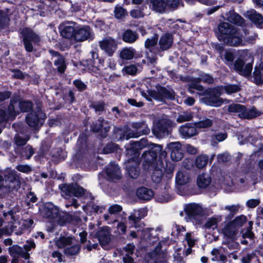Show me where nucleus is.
<instances>
[{
    "label": "nucleus",
    "instance_id": "f257e3e1",
    "mask_svg": "<svg viewBox=\"0 0 263 263\" xmlns=\"http://www.w3.org/2000/svg\"><path fill=\"white\" fill-rule=\"evenodd\" d=\"M167 155L162 145L149 143L147 138L133 141V179L137 178L140 174L142 159L145 168L156 167L157 165L163 167V161L167 162L165 160Z\"/></svg>",
    "mask_w": 263,
    "mask_h": 263
},
{
    "label": "nucleus",
    "instance_id": "f03ea898",
    "mask_svg": "<svg viewBox=\"0 0 263 263\" xmlns=\"http://www.w3.org/2000/svg\"><path fill=\"white\" fill-rule=\"evenodd\" d=\"M4 220L0 219V227H3L4 223L5 225L0 228V237L3 235H9L12 232L16 235H21L25 229L31 227L33 223L31 219L19 221L17 216L12 211L4 213Z\"/></svg>",
    "mask_w": 263,
    "mask_h": 263
},
{
    "label": "nucleus",
    "instance_id": "7ed1b4c3",
    "mask_svg": "<svg viewBox=\"0 0 263 263\" xmlns=\"http://www.w3.org/2000/svg\"><path fill=\"white\" fill-rule=\"evenodd\" d=\"M215 34L220 42L225 45L237 47L242 45V35L238 28L227 22L219 24Z\"/></svg>",
    "mask_w": 263,
    "mask_h": 263
},
{
    "label": "nucleus",
    "instance_id": "20e7f679",
    "mask_svg": "<svg viewBox=\"0 0 263 263\" xmlns=\"http://www.w3.org/2000/svg\"><path fill=\"white\" fill-rule=\"evenodd\" d=\"M156 90H148V95L145 92H142V96L148 101H152V98L155 100L165 103L166 100L173 101L175 99L176 92L172 88L167 89L165 86L157 84Z\"/></svg>",
    "mask_w": 263,
    "mask_h": 263
},
{
    "label": "nucleus",
    "instance_id": "39448f33",
    "mask_svg": "<svg viewBox=\"0 0 263 263\" xmlns=\"http://www.w3.org/2000/svg\"><path fill=\"white\" fill-rule=\"evenodd\" d=\"M227 110L229 112L238 113L240 118L252 119L260 115L255 108L247 110V107L240 104H232L228 106Z\"/></svg>",
    "mask_w": 263,
    "mask_h": 263
},
{
    "label": "nucleus",
    "instance_id": "423d86ee",
    "mask_svg": "<svg viewBox=\"0 0 263 263\" xmlns=\"http://www.w3.org/2000/svg\"><path fill=\"white\" fill-rule=\"evenodd\" d=\"M204 92L206 96L202 98V101L206 105L219 107L223 104V100L220 98V91L218 88H208Z\"/></svg>",
    "mask_w": 263,
    "mask_h": 263
},
{
    "label": "nucleus",
    "instance_id": "0eeeda50",
    "mask_svg": "<svg viewBox=\"0 0 263 263\" xmlns=\"http://www.w3.org/2000/svg\"><path fill=\"white\" fill-rule=\"evenodd\" d=\"M184 212L187 221L199 223L200 217L203 214V209L200 205L195 203L187 204L184 208Z\"/></svg>",
    "mask_w": 263,
    "mask_h": 263
},
{
    "label": "nucleus",
    "instance_id": "6e6552de",
    "mask_svg": "<svg viewBox=\"0 0 263 263\" xmlns=\"http://www.w3.org/2000/svg\"><path fill=\"white\" fill-rule=\"evenodd\" d=\"M134 213H133V227H134L137 232L140 233L141 237H143L146 234L147 231L144 230V223L141 221L147 214L146 209H140L136 211L134 210Z\"/></svg>",
    "mask_w": 263,
    "mask_h": 263
},
{
    "label": "nucleus",
    "instance_id": "1a4fd4ad",
    "mask_svg": "<svg viewBox=\"0 0 263 263\" xmlns=\"http://www.w3.org/2000/svg\"><path fill=\"white\" fill-rule=\"evenodd\" d=\"M245 63L246 60L244 57H239L234 62L233 69L240 75L248 77L252 73L253 61L246 64H245Z\"/></svg>",
    "mask_w": 263,
    "mask_h": 263
},
{
    "label": "nucleus",
    "instance_id": "9d476101",
    "mask_svg": "<svg viewBox=\"0 0 263 263\" xmlns=\"http://www.w3.org/2000/svg\"><path fill=\"white\" fill-rule=\"evenodd\" d=\"M23 35L24 44L26 51L32 52L33 49L32 43H37L40 41V37L29 28H24L22 31Z\"/></svg>",
    "mask_w": 263,
    "mask_h": 263
},
{
    "label": "nucleus",
    "instance_id": "9b49d317",
    "mask_svg": "<svg viewBox=\"0 0 263 263\" xmlns=\"http://www.w3.org/2000/svg\"><path fill=\"white\" fill-rule=\"evenodd\" d=\"M170 124L168 120H159L154 125L152 133L156 137L163 138L170 135Z\"/></svg>",
    "mask_w": 263,
    "mask_h": 263
},
{
    "label": "nucleus",
    "instance_id": "f8f14e48",
    "mask_svg": "<svg viewBox=\"0 0 263 263\" xmlns=\"http://www.w3.org/2000/svg\"><path fill=\"white\" fill-rule=\"evenodd\" d=\"M4 175L5 180L3 179L2 175L0 173V186H8L9 189L15 188V184L18 185V182L16 180V173L14 170L10 168H7Z\"/></svg>",
    "mask_w": 263,
    "mask_h": 263
},
{
    "label": "nucleus",
    "instance_id": "ddd939ff",
    "mask_svg": "<svg viewBox=\"0 0 263 263\" xmlns=\"http://www.w3.org/2000/svg\"><path fill=\"white\" fill-rule=\"evenodd\" d=\"M74 42H82L86 40H92L94 33L88 26H77Z\"/></svg>",
    "mask_w": 263,
    "mask_h": 263
},
{
    "label": "nucleus",
    "instance_id": "4468645a",
    "mask_svg": "<svg viewBox=\"0 0 263 263\" xmlns=\"http://www.w3.org/2000/svg\"><path fill=\"white\" fill-rule=\"evenodd\" d=\"M91 235H94L98 238L100 245L104 249H107V246L111 240L110 230L108 227L101 228L96 233L90 232Z\"/></svg>",
    "mask_w": 263,
    "mask_h": 263
},
{
    "label": "nucleus",
    "instance_id": "2eb2a0df",
    "mask_svg": "<svg viewBox=\"0 0 263 263\" xmlns=\"http://www.w3.org/2000/svg\"><path fill=\"white\" fill-rule=\"evenodd\" d=\"M77 25L74 22H66L60 26L61 35L64 38L74 42Z\"/></svg>",
    "mask_w": 263,
    "mask_h": 263
},
{
    "label": "nucleus",
    "instance_id": "dca6fc26",
    "mask_svg": "<svg viewBox=\"0 0 263 263\" xmlns=\"http://www.w3.org/2000/svg\"><path fill=\"white\" fill-rule=\"evenodd\" d=\"M167 148L171 153V158L174 161H179L184 157V150L179 142H171L167 145Z\"/></svg>",
    "mask_w": 263,
    "mask_h": 263
},
{
    "label": "nucleus",
    "instance_id": "f3484780",
    "mask_svg": "<svg viewBox=\"0 0 263 263\" xmlns=\"http://www.w3.org/2000/svg\"><path fill=\"white\" fill-rule=\"evenodd\" d=\"M45 115L41 110L32 111L26 117L27 124L32 127L37 128L42 124V121L45 119Z\"/></svg>",
    "mask_w": 263,
    "mask_h": 263
},
{
    "label": "nucleus",
    "instance_id": "a211bd4d",
    "mask_svg": "<svg viewBox=\"0 0 263 263\" xmlns=\"http://www.w3.org/2000/svg\"><path fill=\"white\" fill-rule=\"evenodd\" d=\"M99 45L101 49L109 56L112 55L117 47L116 42L110 37L103 39L99 42Z\"/></svg>",
    "mask_w": 263,
    "mask_h": 263
},
{
    "label": "nucleus",
    "instance_id": "6ab92c4d",
    "mask_svg": "<svg viewBox=\"0 0 263 263\" xmlns=\"http://www.w3.org/2000/svg\"><path fill=\"white\" fill-rule=\"evenodd\" d=\"M133 138H138L140 136L143 135H148L150 130L147 126H145V123L143 122H133Z\"/></svg>",
    "mask_w": 263,
    "mask_h": 263
},
{
    "label": "nucleus",
    "instance_id": "aec40b11",
    "mask_svg": "<svg viewBox=\"0 0 263 263\" xmlns=\"http://www.w3.org/2000/svg\"><path fill=\"white\" fill-rule=\"evenodd\" d=\"M136 195L139 200L145 202L150 200L153 197L154 192L152 189L142 186L137 189Z\"/></svg>",
    "mask_w": 263,
    "mask_h": 263
},
{
    "label": "nucleus",
    "instance_id": "412c9836",
    "mask_svg": "<svg viewBox=\"0 0 263 263\" xmlns=\"http://www.w3.org/2000/svg\"><path fill=\"white\" fill-rule=\"evenodd\" d=\"M106 174L107 178L114 180L119 179L121 177V172L118 165L115 162H111L106 170Z\"/></svg>",
    "mask_w": 263,
    "mask_h": 263
},
{
    "label": "nucleus",
    "instance_id": "4be33fe9",
    "mask_svg": "<svg viewBox=\"0 0 263 263\" xmlns=\"http://www.w3.org/2000/svg\"><path fill=\"white\" fill-rule=\"evenodd\" d=\"M180 135L184 138H191L197 134V131L192 123H187L181 126L179 129Z\"/></svg>",
    "mask_w": 263,
    "mask_h": 263
},
{
    "label": "nucleus",
    "instance_id": "5701e85b",
    "mask_svg": "<svg viewBox=\"0 0 263 263\" xmlns=\"http://www.w3.org/2000/svg\"><path fill=\"white\" fill-rule=\"evenodd\" d=\"M173 43V36L169 33H165L160 38L159 45L160 49L161 51H164L170 48Z\"/></svg>",
    "mask_w": 263,
    "mask_h": 263
},
{
    "label": "nucleus",
    "instance_id": "b1692460",
    "mask_svg": "<svg viewBox=\"0 0 263 263\" xmlns=\"http://www.w3.org/2000/svg\"><path fill=\"white\" fill-rule=\"evenodd\" d=\"M144 230H146L147 232H146V234L143 237H141L140 233L137 232V230H136V231H133V238L139 237L141 240L146 239L149 241V243H154L159 240V238L157 236L158 234L153 235L151 232L152 231L154 230L153 228H144Z\"/></svg>",
    "mask_w": 263,
    "mask_h": 263
},
{
    "label": "nucleus",
    "instance_id": "393cba45",
    "mask_svg": "<svg viewBox=\"0 0 263 263\" xmlns=\"http://www.w3.org/2000/svg\"><path fill=\"white\" fill-rule=\"evenodd\" d=\"M143 170L144 171H153V174L151 176L152 180L153 181L157 184L159 183L162 180V172L161 168L159 165H157L156 166V167H150L148 168H145L144 166L143 165V163L142 164Z\"/></svg>",
    "mask_w": 263,
    "mask_h": 263
},
{
    "label": "nucleus",
    "instance_id": "a878e982",
    "mask_svg": "<svg viewBox=\"0 0 263 263\" xmlns=\"http://www.w3.org/2000/svg\"><path fill=\"white\" fill-rule=\"evenodd\" d=\"M152 10L159 13L164 12L166 9L165 0H147Z\"/></svg>",
    "mask_w": 263,
    "mask_h": 263
},
{
    "label": "nucleus",
    "instance_id": "bb28decb",
    "mask_svg": "<svg viewBox=\"0 0 263 263\" xmlns=\"http://www.w3.org/2000/svg\"><path fill=\"white\" fill-rule=\"evenodd\" d=\"M159 35L155 33L151 38H147L145 42V47L149 51L157 54L160 51L159 49L155 48V46L157 44Z\"/></svg>",
    "mask_w": 263,
    "mask_h": 263
},
{
    "label": "nucleus",
    "instance_id": "cd10ccee",
    "mask_svg": "<svg viewBox=\"0 0 263 263\" xmlns=\"http://www.w3.org/2000/svg\"><path fill=\"white\" fill-rule=\"evenodd\" d=\"M221 231L224 236L227 238H233L236 235L238 230L230 221L226 224Z\"/></svg>",
    "mask_w": 263,
    "mask_h": 263
},
{
    "label": "nucleus",
    "instance_id": "c85d7f7f",
    "mask_svg": "<svg viewBox=\"0 0 263 263\" xmlns=\"http://www.w3.org/2000/svg\"><path fill=\"white\" fill-rule=\"evenodd\" d=\"M9 253L13 257L16 256H21L25 259L29 258L30 254L28 252H25L22 248L18 246H14L9 248Z\"/></svg>",
    "mask_w": 263,
    "mask_h": 263
},
{
    "label": "nucleus",
    "instance_id": "c756f323",
    "mask_svg": "<svg viewBox=\"0 0 263 263\" xmlns=\"http://www.w3.org/2000/svg\"><path fill=\"white\" fill-rule=\"evenodd\" d=\"M249 20L257 27H261L263 24V16L256 11L249 15Z\"/></svg>",
    "mask_w": 263,
    "mask_h": 263
},
{
    "label": "nucleus",
    "instance_id": "7c9ffc66",
    "mask_svg": "<svg viewBox=\"0 0 263 263\" xmlns=\"http://www.w3.org/2000/svg\"><path fill=\"white\" fill-rule=\"evenodd\" d=\"M228 20L231 23L239 26H241L245 22L243 17L236 12L231 13L228 18Z\"/></svg>",
    "mask_w": 263,
    "mask_h": 263
},
{
    "label": "nucleus",
    "instance_id": "2f4dec72",
    "mask_svg": "<svg viewBox=\"0 0 263 263\" xmlns=\"http://www.w3.org/2000/svg\"><path fill=\"white\" fill-rule=\"evenodd\" d=\"M74 240L71 237H61L56 241V245L59 248H65L70 246V244H72V242Z\"/></svg>",
    "mask_w": 263,
    "mask_h": 263
},
{
    "label": "nucleus",
    "instance_id": "473e14b6",
    "mask_svg": "<svg viewBox=\"0 0 263 263\" xmlns=\"http://www.w3.org/2000/svg\"><path fill=\"white\" fill-rule=\"evenodd\" d=\"M80 249L79 245L76 243L75 240L72 242V244L67 247L64 250V253L66 255H74L77 254Z\"/></svg>",
    "mask_w": 263,
    "mask_h": 263
},
{
    "label": "nucleus",
    "instance_id": "72a5a7b5",
    "mask_svg": "<svg viewBox=\"0 0 263 263\" xmlns=\"http://www.w3.org/2000/svg\"><path fill=\"white\" fill-rule=\"evenodd\" d=\"M209 157L205 154L198 155L195 160V164L198 168H202L208 164Z\"/></svg>",
    "mask_w": 263,
    "mask_h": 263
},
{
    "label": "nucleus",
    "instance_id": "f704fd0d",
    "mask_svg": "<svg viewBox=\"0 0 263 263\" xmlns=\"http://www.w3.org/2000/svg\"><path fill=\"white\" fill-rule=\"evenodd\" d=\"M124 263H132V246L129 244L124 247L122 251Z\"/></svg>",
    "mask_w": 263,
    "mask_h": 263
},
{
    "label": "nucleus",
    "instance_id": "c9c22d12",
    "mask_svg": "<svg viewBox=\"0 0 263 263\" xmlns=\"http://www.w3.org/2000/svg\"><path fill=\"white\" fill-rule=\"evenodd\" d=\"M189 177L182 172H178L176 175V184L178 185L182 186L188 183Z\"/></svg>",
    "mask_w": 263,
    "mask_h": 263
},
{
    "label": "nucleus",
    "instance_id": "e433bc0d",
    "mask_svg": "<svg viewBox=\"0 0 263 263\" xmlns=\"http://www.w3.org/2000/svg\"><path fill=\"white\" fill-rule=\"evenodd\" d=\"M247 218L243 215H240L238 216H237L235 219L231 221L232 224L234 225V226L237 230L239 228L242 227L243 224L247 222Z\"/></svg>",
    "mask_w": 263,
    "mask_h": 263
},
{
    "label": "nucleus",
    "instance_id": "4c0bfd02",
    "mask_svg": "<svg viewBox=\"0 0 263 263\" xmlns=\"http://www.w3.org/2000/svg\"><path fill=\"white\" fill-rule=\"evenodd\" d=\"M60 188L62 191V195L66 198V196H72V193L74 188V185L71 184H63L60 186Z\"/></svg>",
    "mask_w": 263,
    "mask_h": 263
},
{
    "label": "nucleus",
    "instance_id": "58836bf2",
    "mask_svg": "<svg viewBox=\"0 0 263 263\" xmlns=\"http://www.w3.org/2000/svg\"><path fill=\"white\" fill-rule=\"evenodd\" d=\"M163 252L152 251L148 253V256L149 259L153 261V263H164L163 260Z\"/></svg>",
    "mask_w": 263,
    "mask_h": 263
},
{
    "label": "nucleus",
    "instance_id": "ea45409f",
    "mask_svg": "<svg viewBox=\"0 0 263 263\" xmlns=\"http://www.w3.org/2000/svg\"><path fill=\"white\" fill-rule=\"evenodd\" d=\"M220 219L213 217L209 218L204 223L203 227L207 229H212L213 230L216 229L218 226V223Z\"/></svg>",
    "mask_w": 263,
    "mask_h": 263
},
{
    "label": "nucleus",
    "instance_id": "a19ab883",
    "mask_svg": "<svg viewBox=\"0 0 263 263\" xmlns=\"http://www.w3.org/2000/svg\"><path fill=\"white\" fill-rule=\"evenodd\" d=\"M241 261L242 263L255 262L259 261V258L256 253L252 251L251 253H248L243 256L241 258Z\"/></svg>",
    "mask_w": 263,
    "mask_h": 263
},
{
    "label": "nucleus",
    "instance_id": "79ce46f5",
    "mask_svg": "<svg viewBox=\"0 0 263 263\" xmlns=\"http://www.w3.org/2000/svg\"><path fill=\"white\" fill-rule=\"evenodd\" d=\"M105 124H107V123L103 119L100 118L97 122L92 126V129L95 132H98L102 128H103L105 131H107L109 129V127L108 126H105Z\"/></svg>",
    "mask_w": 263,
    "mask_h": 263
},
{
    "label": "nucleus",
    "instance_id": "37998d69",
    "mask_svg": "<svg viewBox=\"0 0 263 263\" xmlns=\"http://www.w3.org/2000/svg\"><path fill=\"white\" fill-rule=\"evenodd\" d=\"M210 183L209 180L206 179L203 174L199 175L197 179V184L199 188L205 189Z\"/></svg>",
    "mask_w": 263,
    "mask_h": 263
},
{
    "label": "nucleus",
    "instance_id": "c03bdc74",
    "mask_svg": "<svg viewBox=\"0 0 263 263\" xmlns=\"http://www.w3.org/2000/svg\"><path fill=\"white\" fill-rule=\"evenodd\" d=\"M224 89L227 94L230 95L239 91L241 88L237 84H229L224 86Z\"/></svg>",
    "mask_w": 263,
    "mask_h": 263
},
{
    "label": "nucleus",
    "instance_id": "a18cd8bd",
    "mask_svg": "<svg viewBox=\"0 0 263 263\" xmlns=\"http://www.w3.org/2000/svg\"><path fill=\"white\" fill-rule=\"evenodd\" d=\"M180 0H166V9L168 11H173L177 9Z\"/></svg>",
    "mask_w": 263,
    "mask_h": 263
},
{
    "label": "nucleus",
    "instance_id": "49530a36",
    "mask_svg": "<svg viewBox=\"0 0 263 263\" xmlns=\"http://www.w3.org/2000/svg\"><path fill=\"white\" fill-rule=\"evenodd\" d=\"M54 63L60 72H63L65 71L66 65L64 58L62 57H58L57 60H55Z\"/></svg>",
    "mask_w": 263,
    "mask_h": 263
},
{
    "label": "nucleus",
    "instance_id": "de8ad7c7",
    "mask_svg": "<svg viewBox=\"0 0 263 263\" xmlns=\"http://www.w3.org/2000/svg\"><path fill=\"white\" fill-rule=\"evenodd\" d=\"M213 121L212 120L206 118L205 119L200 121L196 123V126L198 128H209L212 126Z\"/></svg>",
    "mask_w": 263,
    "mask_h": 263
},
{
    "label": "nucleus",
    "instance_id": "09e8293b",
    "mask_svg": "<svg viewBox=\"0 0 263 263\" xmlns=\"http://www.w3.org/2000/svg\"><path fill=\"white\" fill-rule=\"evenodd\" d=\"M224 60L229 63H232L235 59V54L233 51L227 49L223 54Z\"/></svg>",
    "mask_w": 263,
    "mask_h": 263
},
{
    "label": "nucleus",
    "instance_id": "8fccbe9b",
    "mask_svg": "<svg viewBox=\"0 0 263 263\" xmlns=\"http://www.w3.org/2000/svg\"><path fill=\"white\" fill-rule=\"evenodd\" d=\"M240 233L242 234V237L243 239L249 238L250 239H253L254 238V234L252 232V230L246 229H241Z\"/></svg>",
    "mask_w": 263,
    "mask_h": 263
},
{
    "label": "nucleus",
    "instance_id": "3c124183",
    "mask_svg": "<svg viewBox=\"0 0 263 263\" xmlns=\"http://www.w3.org/2000/svg\"><path fill=\"white\" fill-rule=\"evenodd\" d=\"M126 15V12L124 9L121 7H117L115 10V15L117 18L120 19Z\"/></svg>",
    "mask_w": 263,
    "mask_h": 263
},
{
    "label": "nucleus",
    "instance_id": "603ef678",
    "mask_svg": "<svg viewBox=\"0 0 263 263\" xmlns=\"http://www.w3.org/2000/svg\"><path fill=\"white\" fill-rule=\"evenodd\" d=\"M20 107L22 111H27L32 107V103L31 102L22 101L20 103Z\"/></svg>",
    "mask_w": 263,
    "mask_h": 263
},
{
    "label": "nucleus",
    "instance_id": "864d4df0",
    "mask_svg": "<svg viewBox=\"0 0 263 263\" xmlns=\"http://www.w3.org/2000/svg\"><path fill=\"white\" fill-rule=\"evenodd\" d=\"M120 56L123 59L129 60L132 58V50L130 49L125 48L121 52Z\"/></svg>",
    "mask_w": 263,
    "mask_h": 263
},
{
    "label": "nucleus",
    "instance_id": "5fc2aeb1",
    "mask_svg": "<svg viewBox=\"0 0 263 263\" xmlns=\"http://www.w3.org/2000/svg\"><path fill=\"white\" fill-rule=\"evenodd\" d=\"M84 190L82 187L77 185H74L72 196H81L84 194Z\"/></svg>",
    "mask_w": 263,
    "mask_h": 263
},
{
    "label": "nucleus",
    "instance_id": "6e6d98bb",
    "mask_svg": "<svg viewBox=\"0 0 263 263\" xmlns=\"http://www.w3.org/2000/svg\"><path fill=\"white\" fill-rule=\"evenodd\" d=\"M9 22V18L5 14L0 11V29L7 25Z\"/></svg>",
    "mask_w": 263,
    "mask_h": 263
},
{
    "label": "nucleus",
    "instance_id": "4d7b16f0",
    "mask_svg": "<svg viewBox=\"0 0 263 263\" xmlns=\"http://www.w3.org/2000/svg\"><path fill=\"white\" fill-rule=\"evenodd\" d=\"M259 199H251L247 201L246 205L249 208H254L260 203Z\"/></svg>",
    "mask_w": 263,
    "mask_h": 263
},
{
    "label": "nucleus",
    "instance_id": "13d9d810",
    "mask_svg": "<svg viewBox=\"0 0 263 263\" xmlns=\"http://www.w3.org/2000/svg\"><path fill=\"white\" fill-rule=\"evenodd\" d=\"M225 209L228 210L230 212V215L233 216L238 211L239 206L235 205H228L225 207Z\"/></svg>",
    "mask_w": 263,
    "mask_h": 263
},
{
    "label": "nucleus",
    "instance_id": "bf43d9fd",
    "mask_svg": "<svg viewBox=\"0 0 263 263\" xmlns=\"http://www.w3.org/2000/svg\"><path fill=\"white\" fill-rule=\"evenodd\" d=\"M185 240L186 241L187 243L190 247H193L194 246L195 241L193 238L192 234L191 233H186Z\"/></svg>",
    "mask_w": 263,
    "mask_h": 263
},
{
    "label": "nucleus",
    "instance_id": "052dcab7",
    "mask_svg": "<svg viewBox=\"0 0 263 263\" xmlns=\"http://www.w3.org/2000/svg\"><path fill=\"white\" fill-rule=\"evenodd\" d=\"M253 77L256 83L257 82H261V79L262 77L261 73L260 70L256 67H255L254 71L253 72Z\"/></svg>",
    "mask_w": 263,
    "mask_h": 263
},
{
    "label": "nucleus",
    "instance_id": "680f3d73",
    "mask_svg": "<svg viewBox=\"0 0 263 263\" xmlns=\"http://www.w3.org/2000/svg\"><path fill=\"white\" fill-rule=\"evenodd\" d=\"M35 247V244L32 240H27L24 246V249L25 250V252H28L29 250H30L32 248H34Z\"/></svg>",
    "mask_w": 263,
    "mask_h": 263
},
{
    "label": "nucleus",
    "instance_id": "e2e57ef3",
    "mask_svg": "<svg viewBox=\"0 0 263 263\" xmlns=\"http://www.w3.org/2000/svg\"><path fill=\"white\" fill-rule=\"evenodd\" d=\"M124 167L129 176H130L132 172V160L130 158H128V159L124 162Z\"/></svg>",
    "mask_w": 263,
    "mask_h": 263
},
{
    "label": "nucleus",
    "instance_id": "0e129e2a",
    "mask_svg": "<svg viewBox=\"0 0 263 263\" xmlns=\"http://www.w3.org/2000/svg\"><path fill=\"white\" fill-rule=\"evenodd\" d=\"M17 170L21 172L27 173L31 171V167L28 165H18Z\"/></svg>",
    "mask_w": 263,
    "mask_h": 263
},
{
    "label": "nucleus",
    "instance_id": "69168bd1",
    "mask_svg": "<svg viewBox=\"0 0 263 263\" xmlns=\"http://www.w3.org/2000/svg\"><path fill=\"white\" fill-rule=\"evenodd\" d=\"M28 139V137L26 138H23L21 137L17 136L15 137V143L17 145H23L26 144Z\"/></svg>",
    "mask_w": 263,
    "mask_h": 263
},
{
    "label": "nucleus",
    "instance_id": "338daca9",
    "mask_svg": "<svg viewBox=\"0 0 263 263\" xmlns=\"http://www.w3.org/2000/svg\"><path fill=\"white\" fill-rule=\"evenodd\" d=\"M123 40L124 41L128 43L132 42V32L130 30H126L123 35Z\"/></svg>",
    "mask_w": 263,
    "mask_h": 263
},
{
    "label": "nucleus",
    "instance_id": "774afa93",
    "mask_svg": "<svg viewBox=\"0 0 263 263\" xmlns=\"http://www.w3.org/2000/svg\"><path fill=\"white\" fill-rule=\"evenodd\" d=\"M122 210L121 206L118 204H115L111 206L109 209V212L110 214H116L120 212Z\"/></svg>",
    "mask_w": 263,
    "mask_h": 263
}]
</instances>
